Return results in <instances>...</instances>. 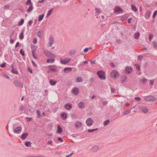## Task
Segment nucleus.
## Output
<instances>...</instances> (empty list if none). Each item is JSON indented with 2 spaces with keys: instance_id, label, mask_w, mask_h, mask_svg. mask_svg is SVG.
Here are the masks:
<instances>
[{
  "instance_id": "obj_1",
  "label": "nucleus",
  "mask_w": 157,
  "mask_h": 157,
  "mask_svg": "<svg viewBox=\"0 0 157 157\" xmlns=\"http://www.w3.org/2000/svg\"><path fill=\"white\" fill-rule=\"evenodd\" d=\"M97 75L101 79H105V73L101 71H98L97 72Z\"/></svg>"
},
{
  "instance_id": "obj_2",
  "label": "nucleus",
  "mask_w": 157,
  "mask_h": 157,
  "mask_svg": "<svg viewBox=\"0 0 157 157\" xmlns=\"http://www.w3.org/2000/svg\"><path fill=\"white\" fill-rule=\"evenodd\" d=\"M144 100L146 101H155L157 99L156 97L152 96H147L144 97Z\"/></svg>"
},
{
  "instance_id": "obj_3",
  "label": "nucleus",
  "mask_w": 157,
  "mask_h": 157,
  "mask_svg": "<svg viewBox=\"0 0 157 157\" xmlns=\"http://www.w3.org/2000/svg\"><path fill=\"white\" fill-rule=\"evenodd\" d=\"M44 52L45 56L47 57L50 58H55L56 57L55 55L49 51L44 50Z\"/></svg>"
},
{
  "instance_id": "obj_4",
  "label": "nucleus",
  "mask_w": 157,
  "mask_h": 157,
  "mask_svg": "<svg viewBox=\"0 0 157 157\" xmlns=\"http://www.w3.org/2000/svg\"><path fill=\"white\" fill-rule=\"evenodd\" d=\"M111 76L112 77L116 78L119 76V74L116 70H113L111 73Z\"/></svg>"
},
{
  "instance_id": "obj_5",
  "label": "nucleus",
  "mask_w": 157,
  "mask_h": 157,
  "mask_svg": "<svg viewBox=\"0 0 157 157\" xmlns=\"http://www.w3.org/2000/svg\"><path fill=\"white\" fill-rule=\"evenodd\" d=\"M14 85L17 87L21 86V88L23 87V84L17 80H15L14 81Z\"/></svg>"
},
{
  "instance_id": "obj_6",
  "label": "nucleus",
  "mask_w": 157,
  "mask_h": 157,
  "mask_svg": "<svg viewBox=\"0 0 157 157\" xmlns=\"http://www.w3.org/2000/svg\"><path fill=\"white\" fill-rule=\"evenodd\" d=\"M71 60V58L67 59L65 58L63 59H60V63L62 64H65L69 62Z\"/></svg>"
},
{
  "instance_id": "obj_7",
  "label": "nucleus",
  "mask_w": 157,
  "mask_h": 157,
  "mask_svg": "<svg viewBox=\"0 0 157 157\" xmlns=\"http://www.w3.org/2000/svg\"><path fill=\"white\" fill-rule=\"evenodd\" d=\"M86 124L88 126H90L94 123V121L91 118H88L86 121Z\"/></svg>"
},
{
  "instance_id": "obj_8",
  "label": "nucleus",
  "mask_w": 157,
  "mask_h": 157,
  "mask_svg": "<svg viewBox=\"0 0 157 157\" xmlns=\"http://www.w3.org/2000/svg\"><path fill=\"white\" fill-rule=\"evenodd\" d=\"M48 43L49 44V47H51L53 44L54 43V39L53 37L50 36L48 39Z\"/></svg>"
},
{
  "instance_id": "obj_9",
  "label": "nucleus",
  "mask_w": 157,
  "mask_h": 157,
  "mask_svg": "<svg viewBox=\"0 0 157 157\" xmlns=\"http://www.w3.org/2000/svg\"><path fill=\"white\" fill-rule=\"evenodd\" d=\"M64 107L65 109L69 110L72 108V105L70 103H67L64 105Z\"/></svg>"
},
{
  "instance_id": "obj_10",
  "label": "nucleus",
  "mask_w": 157,
  "mask_h": 157,
  "mask_svg": "<svg viewBox=\"0 0 157 157\" xmlns=\"http://www.w3.org/2000/svg\"><path fill=\"white\" fill-rule=\"evenodd\" d=\"M48 67L49 68V70L53 71L56 72L57 71L56 67L55 65H49Z\"/></svg>"
},
{
  "instance_id": "obj_11",
  "label": "nucleus",
  "mask_w": 157,
  "mask_h": 157,
  "mask_svg": "<svg viewBox=\"0 0 157 157\" xmlns=\"http://www.w3.org/2000/svg\"><path fill=\"white\" fill-rule=\"evenodd\" d=\"M125 71L126 74H129L132 72V68L129 67H127L125 69Z\"/></svg>"
},
{
  "instance_id": "obj_12",
  "label": "nucleus",
  "mask_w": 157,
  "mask_h": 157,
  "mask_svg": "<svg viewBox=\"0 0 157 157\" xmlns=\"http://www.w3.org/2000/svg\"><path fill=\"white\" fill-rule=\"evenodd\" d=\"M72 92L75 95H78L79 93V90L78 88L74 87L72 90Z\"/></svg>"
},
{
  "instance_id": "obj_13",
  "label": "nucleus",
  "mask_w": 157,
  "mask_h": 157,
  "mask_svg": "<svg viewBox=\"0 0 157 157\" xmlns=\"http://www.w3.org/2000/svg\"><path fill=\"white\" fill-rule=\"evenodd\" d=\"M21 126H19L14 129V132L16 133L19 134L21 132Z\"/></svg>"
},
{
  "instance_id": "obj_14",
  "label": "nucleus",
  "mask_w": 157,
  "mask_h": 157,
  "mask_svg": "<svg viewBox=\"0 0 157 157\" xmlns=\"http://www.w3.org/2000/svg\"><path fill=\"white\" fill-rule=\"evenodd\" d=\"M28 134L27 133H24L22 134L20 137L22 140H25L28 136Z\"/></svg>"
},
{
  "instance_id": "obj_15",
  "label": "nucleus",
  "mask_w": 157,
  "mask_h": 157,
  "mask_svg": "<svg viewBox=\"0 0 157 157\" xmlns=\"http://www.w3.org/2000/svg\"><path fill=\"white\" fill-rule=\"evenodd\" d=\"M140 108L144 113H147L148 112V109L146 107L141 106Z\"/></svg>"
},
{
  "instance_id": "obj_16",
  "label": "nucleus",
  "mask_w": 157,
  "mask_h": 157,
  "mask_svg": "<svg viewBox=\"0 0 157 157\" xmlns=\"http://www.w3.org/2000/svg\"><path fill=\"white\" fill-rule=\"evenodd\" d=\"M60 117L64 120H66L67 117V114L66 113L62 112L60 113Z\"/></svg>"
},
{
  "instance_id": "obj_17",
  "label": "nucleus",
  "mask_w": 157,
  "mask_h": 157,
  "mask_svg": "<svg viewBox=\"0 0 157 157\" xmlns=\"http://www.w3.org/2000/svg\"><path fill=\"white\" fill-rule=\"evenodd\" d=\"M74 125L77 128H80L82 125V123L80 121H77L75 122Z\"/></svg>"
},
{
  "instance_id": "obj_18",
  "label": "nucleus",
  "mask_w": 157,
  "mask_h": 157,
  "mask_svg": "<svg viewBox=\"0 0 157 157\" xmlns=\"http://www.w3.org/2000/svg\"><path fill=\"white\" fill-rule=\"evenodd\" d=\"M72 70V69L70 67H67L64 69L63 71L65 73H68L69 72L71 71Z\"/></svg>"
},
{
  "instance_id": "obj_19",
  "label": "nucleus",
  "mask_w": 157,
  "mask_h": 157,
  "mask_svg": "<svg viewBox=\"0 0 157 157\" xmlns=\"http://www.w3.org/2000/svg\"><path fill=\"white\" fill-rule=\"evenodd\" d=\"M33 4H31L29 8L27 9L26 12L27 13H29L31 12L33 9Z\"/></svg>"
},
{
  "instance_id": "obj_20",
  "label": "nucleus",
  "mask_w": 157,
  "mask_h": 157,
  "mask_svg": "<svg viewBox=\"0 0 157 157\" xmlns=\"http://www.w3.org/2000/svg\"><path fill=\"white\" fill-rule=\"evenodd\" d=\"M32 48V54H35V52L37 48L34 45H32L31 46Z\"/></svg>"
},
{
  "instance_id": "obj_21",
  "label": "nucleus",
  "mask_w": 157,
  "mask_h": 157,
  "mask_svg": "<svg viewBox=\"0 0 157 157\" xmlns=\"http://www.w3.org/2000/svg\"><path fill=\"white\" fill-rule=\"evenodd\" d=\"M78 106L80 109H83L84 107V104L82 102H80L78 104Z\"/></svg>"
},
{
  "instance_id": "obj_22",
  "label": "nucleus",
  "mask_w": 157,
  "mask_h": 157,
  "mask_svg": "<svg viewBox=\"0 0 157 157\" xmlns=\"http://www.w3.org/2000/svg\"><path fill=\"white\" fill-rule=\"evenodd\" d=\"M76 80L77 82H82L83 81V79L81 77H78L76 78Z\"/></svg>"
},
{
  "instance_id": "obj_23",
  "label": "nucleus",
  "mask_w": 157,
  "mask_h": 157,
  "mask_svg": "<svg viewBox=\"0 0 157 157\" xmlns=\"http://www.w3.org/2000/svg\"><path fill=\"white\" fill-rule=\"evenodd\" d=\"M98 148L99 146H95L92 147L91 150L94 151H96L98 149Z\"/></svg>"
},
{
  "instance_id": "obj_24",
  "label": "nucleus",
  "mask_w": 157,
  "mask_h": 157,
  "mask_svg": "<svg viewBox=\"0 0 157 157\" xmlns=\"http://www.w3.org/2000/svg\"><path fill=\"white\" fill-rule=\"evenodd\" d=\"M116 11L118 13H119L121 12H122L123 10L120 7L117 6L116 9Z\"/></svg>"
},
{
  "instance_id": "obj_25",
  "label": "nucleus",
  "mask_w": 157,
  "mask_h": 157,
  "mask_svg": "<svg viewBox=\"0 0 157 157\" xmlns=\"http://www.w3.org/2000/svg\"><path fill=\"white\" fill-rule=\"evenodd\" d=\"M63 131L62 129L60 126L58 125L57 126V132L58 133H61Z\"/></svg>"
},
{
  "instance_id": "obj_26",
  "label": "nucleus",
  "mask_w": 157,
  "mask_h": 157,
  "mask_svg": "<svg viewBox=\"0 0 157 157\" xmlns=\"http://www.w3.org/2000/svg\"><path fill=\"white\" fill-rule=\"evenodd\" d=\"M140 33L139 32L135 33L134 34V37L136 39H138L140 36Z\"/></svg>"
},
{
  "instance_id": "obj_27",
  "label": "nucleus",
  "mask_w": 157,
  "mask_h": 157,
  "mask_svg": "<svg viewBox=\"0 0 157 157\" xmlns=\"http://www.w3.org/2000/svg\"><path fill=\"white\" fill-rule=\"evenodd\" d=\"M56 82L54 80H53L52 79H51L50 81H49V83L52 86L55 85L56 84Z\"/></svg>"
},
{
  "instance_id": "obj_28",
  "label": "nucleus",
  "mask_w": 157,
  "mask_h": 157,
  "mask_svg": "<svg viewBox=\"0 0 157 157\" xmlns=\"http://www.w3.org/2000/svg\"><path fill=\"white\" fill-rule=\"evenodd\" d=\"M32 143L30 141H27L25 142V145L27 147H30L31 146Z\"/></svg>"
},
{
  "instance_id": "obj_29",
  "label": "nucleus",
  "mask_w": 157,
  "mask_h": 157,
  "mask_svg": "<svg viewBox=\"0 0 157 157\" xmlns=\"http://www.w3.org/2000/svg\"><path fill=\"white\" fill-rule=\"evenodd\" d=\"M55 61V59H47L46 62L48 63H52Z\"/></svg>"
},
{
  "instance_id": "obj_30",
  "label": "nucleus",
  "mask_w": 157,
  "mask_h": 157,
  "mask_svg": "<svg viewBox=\"0 0 157 157\" xmlns=\"http://www.w3.org/2000/svg\"><path fill=\"white\" fill-rule=\"evenodd\" d=\"M44 16V14H43L42 15L39 16L38 18V21H41L43 18Z\"/></svg>"
},
{
  "instance_id": "obj_31",
  "label": "nucleus",
  "mask_w": 157,
  "mask_h": 157,
  "mask_svg": "<svg viewBox=\"0 0 157 157\" xmlns=\"http://www.w3.org/2000/svg\"><path fill=\"white\" fill-rule=\"evenodd\" d=\"M131 7L132 9L135 12H137V9L136 6L133 5H131Z\"/></svg>"
},
{
  "instance_id": "obj_32",
  "label": "nucleus",
  "mask_w": 157,
  "mask_h": 157,
  "mask_svg": "<svg viewBox=\"0 0 157 157\" xmlns=\"http://www.w3.org/2000/svg\"><path fill=\"white\" fill-rule=\"evenodd\" d=\"M110 122V120L109 119H108L104 121V125L105 126L107 125Z\"/></svg>"
},
{
  "instance_id": "obj_33",
  "label": "nucleus",
  "mask_w": 157,
  "mask_h": 157,
  "mask_svg": "<svg viewBox=\"0 0 157 157\" xmlns=\"http://www.w3.org/2000/svg\"><path fill=\"white\" fill-rule=\"evenodd\" d=\"M53 8H52V9L50 10L47 13V17H48L51 14L52 12L53 11Z\"/></svg>"
},
{
  "instance_id": "obj_34",
  "label": "nucleus",
  "mask_w": 157,
  "mask_h": 157,
  "mask_svg": "<svg viewBox=\"0 0 157 157\" xmlns=\"http://www.w3.org/2000/svg\"><path fill=\"white\" fill-rule=\"evenodd\" d=\"M76 52V50H71L69 52V53L70 55H74Z\"/></svg>"
},
{
  "instance_id": "obj_35",
  "label": "nucleus",
  "mask_w": 157,
  "mask_h": 157,
  "mask_svg": "<svg viewBox=\"0 0 157 157\" xmlns=\"http://www.w3.org/2000/svg\"><path fill=\"white\" fill-rule=\"evenodd\" d=\"M31 4H33V3L31 2V0H28L25 3V4L26 5H30V6Z\"/></svg>"
},
{
  "instance_id": "obj_36",
  "label": "nucleus",
  "mask_w": 157,
  "mask_h": 157,
  "mask_svg": "<svg viewBox=\"0 0 157 157\" xmlns=\"http://www.w3.org/2000/svg\"><path fill=\"white\" fill-rule=\"evenodd\" d=\"M24 38V33L23 31H22L21 34L19 36V38L20 39L22 40Z\"/></svg>"
},
{
  "instance_id": "obj_37",
  "label": "nucleus",
  "mask_w": 157,
  "mask_h": 157,
  "mask_svg": "<svg viewBox=\"0 0 157 157\" xmlns=\"http://www.w3.org/2000/svg\"><path fill=\"white\" fill-rule=\"evenodd\" d=\"M98 129V128L93 129H89L87 130V131L88 132H92L97 130Z\"/></svg>"
},
{
  "instance_id": "obj_38",
  "label": "nucleus",
  "mask_w": 157,
  "mask_h": 157,
  "mask_svg": "<svg viewBox=\"0 0 157 157\" xmlns=\"http://www.w3.org/2000/svg\"><path fill=\"white\" fill-rule=\"evenodd\" d=\"M24 20L23 19H21L20 21L19 22L18 25L19 26L21 25L24 22Z\"/></svg>"
},
{
  "instance_id": "obj_39",
  "label": "nucleus",
  "mask_w": 157,
  "mask_h": 157,
  "mask_svg": "<svg viewBox=\"0 0 157 157\" xmlns=\"http://www.w3.org/2000/svg\"><path fill=\"white\" fill-rule=\"evenodd\" d=\"M151 14V13L149 11L147 13L145 14V17H149L150 16Z\"/></svg>"
},
{
  "instance_id": "obj_40",
  "label": "nucleus",
  "mask_w": 157,
  "mask_h": 157,
  "mask_svg": "<svg viewBox=\"0 0 157 157\" xmlns=\"http://www.w3.org/2000/svg\"><path fill=\"white\" fill-rule=\"evenodd\" d=\"M128 17V14H125L123 16L122 18L123 17L124 19H126Z\"/></svg>"
},
{
  "instance_id": "obj_41",
  "label": "nucleus",
  "mask_w": 157,
  "mask_h": 157,
  "mask_svg": "<svg viewBox=\"0 0 157 157\" xmlns=\"http://www.w3.org/2000/svg\"><path fill=\"white\" fill-rule=\"evenodd\" d=\"M20 53L22 56H25L24 52L22 49H20Z\"/></svg>"
},
{
  "instance_id": "obj_42",
  "label": "nucleus",
  "mask_w": 157,
  "mask_h": 157,
  "mask_svg": "<svg viewBox=\"0 0 157 157\" xmlns=\"http://www.w3.org/2000/svg\"><path fill=\"white\" fill-rule=\"evenodd\" d=\"M135 66L136 67V69H137L138 71H140V66L138 64H136L135 65Z\"/></svg>"
},
{
  "instance_id": "obj_43",
  "label": "nucleus",
  "mask_w": 157,
  "mask_h": 157,
  "mask_svg": "<svg viewBox=\"0 0 157 157\" xmlns=\"http://www.w3.org/2000/svg\"><path fill=\"white\" fill-rule=\"evenodd\" d=\"M102 103L104 105L106 106L108 103V102L107 101H104L103 100L102 101Z\"/></svg>"
},
{
  "instance_id": "obj_44",
  "label": "nucleus",
  "mask_w": 157,
  "mask_h": 157,
  "mask_svg": "<svg viewBox=\"0 0 157 157\" xmlns=\"http://www.w3.org/2000/svg\"><path fill=\"white\" fill-rule=\"evenodd\" d=\"M131 112V110H130L128 109L126 110L125 112L124 113V114L125 115H127L129 114Z\"/></svg>"
},
{
  "instance_id": "obj_45",
  "label": "nucleus",
  "mask_w": 157,
  "mask_h": 157,
  "mask_svg": "<svg viewBox=\"0 0 157 157\" xmlns=\"http://www.w3.org/2000/svg\"><path fill=\"white\" fill-rule=\"evenodd\" d=\"M157 14V11L156 10L155 11V12L153 13V14L152 16V17L153 18H155V17L156 16V15Z\"/></svg>"
},
{
  "instance_id": "obj_46",
  "label": "nucleus",
  "mask_w": 157,
  "mask_h": 157,
  "mask_svg": "<svg viewBox=\"0 0 157 157\" xmlns=\"http://www.w3.org/2000/svg\"><path fill=\"white\" fill-rule=\"evenodd\" d=\"M41 31V30H39V31L37 33L36 35L39 37H40V36Z\"/></svg>"
},
{
  "instance_id": "obj_47",
  "label": "nucleus",
  "mask_w": 157,
  "mask_h": 157,
  "mask_svg": "<svg viewBox=\"0 0 157 157\" xmlns=\"http://www.w3.org/2000/svg\"><path fill=\"white\" fill-rule=\"evenodd\" d=\"M3 76L4 77H5V78H7V79H9V77L8 76V75L6 74H3Z\"/></svg>"
},
{
  "instance_id": "obj_48",
  "label": "nucleus",
  "mask_w": 157,
  "mask_h": 157,
  "mask_svg": "<svg viewBox=\"0 0 157 157\" xmlns=\"http://www.w3.org/2000/svg\"><path fill=\"white\" fill-rule=\"evenodd\" d=\"M36 113L39 116L38 117H41V115L40 114V110H37L36 111Z\"/></svg>"
},
{
  "instance_id": "obj_49",
  "label": "nucleus",
  "mask_w": 157,
  "mask_h": 157,
  "mask_svg": "<svg viewBox=\"0 0 157 157\" xmlns=\"http://www.w3.org/2000/svg\"><path fill=\"white\" fill-rule=\"evenodd\" d=\"M25 118L26 119L27 121L28 122H30L32 120V118L31 117H26Z\"/></svg>"
},
{
  "instance_id": "obj_50",
  "label": "nucleus",
  "mask_w": 157,
  "mask_h": 157,
  "mask_svg": "<svg viewBox=\"0 0 157 157\" xmlns=\"http://www.w3.org/2000/svg\"><path fill=\"white\" fill-rule=\"evenodd\" d=\"M27 69H28L27 71L28 72H29L30 73H33L32 70L29 67H28L27 68Z\"/></svg>"
},
{
  "instance_id": "obj_51",
  "label": "nucleus",
  "mask_w": 157,
  "mask_h": 157,
  "mask_svg": "<svg viewBox=\"0 0 157 157\" xmlns=\"http://www.w3.org/2000/svg\"><path fill=\"white\" fill-rule=\"evenodd\" d=\"M95 10L96 11V12L97 13H101V12L100 10H99L98 8H95Z\"/></svg>"
},
{
  "instance_id": "obj_52",
  "label": "nucleus",
  "mask_w": 157,
  "mask_h": 157,
  "mask_svg": "<svg viewBox=\"0 0 157 157\" xmlns=\"http://www.w3.org/2000/svg\"><path fill=\"white\" fill-rule=\"evenodd\" d=\"M135 99L138 101H140L141 100V98L139 97H137L135 98Z\"/></svg>"
},
{
  "instance_id": "obj_53",
  "label": "nucleus",
  "mask_w": 157,
  "mask_h": 157,
  "mask_svg": "<svg viewBox=\"0 0 157 157\" xmlns=\"http://www.w3.org/2000/svg\"><path fill=\"white\" fill-rule=\"evenodd\" d=\"M12 71L13 73H15L16 74H17L18 72L17 71H15V69H13L12 70Z\"/></svg>"
},
{
  "instance_id": "obj_54",
  "label": "nucleus",
  "mask_w": 157,
  "mask_h": 157,
  "mask_svg": "<svg viewBox=\"0 0 157 157\" xmlns=\"http://www.w3.org/2000/svg\"><path fill=\"white\" fill-rule=\"evenodd\" d=\"M6 63L5 62H4L2 64L0 65V66L2 68L6 66Z\"/></svg>"
},
{
  "instance_id": "obj_55",
  "label": "nucleus",
  "mask_w": 157,
  "mask_h": 157,
  "mask_svg": "<svg viewBox=\"0 0 157 157\" xmlns=\"http://www.w3.org/2000/svg\"><path fill=\"white\" fill-rule=\"evenodd\" d=\"M152 44L155 47L157 46V43L155 41H153V42Z\"/></svg>"
},
{
  "instance_id": "obj_56",
  "label": "nucleus",
  "mask_w": 157,
  "mask_h": 157,
  "mask_svg": "<svg viewBox=\"0 0 157 157\" xmlns=\"http://www.w3.org/2000/svg\"><path fill=\"white\" fill-rule=\"evenodd\" d=\"M32 62L34 67H36L37 66V64L34 62L32 60Z\"/></svg>"
},
{
  "instance_id": "obj_57",
  "label": "nucleus",
  "mask_w": 157,
  "mask_h": 157,
  "mask_svg": "<svg viewBox=\"0 0 157 157\" xmlns=\"http://www.w3.org/2000/svg\"><path fill=\"white\" fill-rule=\"evenodd\" d=\"M143 58V57L142 56H140L138 57V60L139 61H141L142 60V59Z\"/></svg>"
},
{
  "instance_id": "obj_58",
  "label": "nucleus",
  "mask_w": 157,
  "mask_h": 157,
  "mask_svg": "<svg viewBox=\"0 0 157 157\" xmlns=\"http://www.w3.org/2000/svg\"><path fill=\"white\" fill-rule=\"evenodd\" d=\"M20 43L19 42H17L15 45V48H16L20 45Z\"/></svg>"
},
{
  "instance_id": "obj_59",
  "label": "nucleus",
  "mask_w": 157,
  "mask_h": 157,
  "mask_svg": "<svg viewBox=\"0 0 157 157\" xmlns=\"http://www.w3.org/2000/svg\"><path fill=\"white\" fill-rule=\"evenodd\" d=\"M111 91L112 93H114L115 92V89L113 88H111Z\"/></svg>"
},
{
  "instance_id": "obj_60",
  "label": "nucleus",
  "mask_w": 157,
  "mask_h": 157,
  "mask_svg": "<svg viewBox=\"0 0 157 157\" xmlns=\"http://www.w3.org/2000/svg\"><path fill=\"white\" fill-rule=\"evenodd\" d=\"M33 42L34 44H36L37 43L36 39V38H34Z\"/></svg>"
},
{
  "instance_id": "obj_61",
  "label": "nucleus",
  "mask_w": 157,
  "mask_h": 157,
  "mask_svg": "<svg viewBox=\"0 0 157 157\" xmlns=\"http://www.w3.org/2000/svg\"><path fill=\"white\" fill-rule=\"evenodd\" d=\"M142 82L143 83H145L147 82V79L145 78H144L143 79L141 80Z\"/></svg>"
},
{
  "instance_id": "obj_62",
  "label": "nucleus",
  "mask_w": 157,
  "mask_h": 157,
  "mask_svg": "<svg viewBox=\"0 0 157 157\" xmlns=\"http://www.w3.org/2000/svg\"><path fill=\"white\" fill-rule=\"evenodd\" d=\"M58 140L59 141H60L61 142H63V140H62V138L60 137L58 138Z\"/></svg>"
},
{
  "instance_id": "obj_63",
  "label": "nucleus",
  "mask_w": 157,
  "mask_h": 157,
  "mask_svg": "<svg viewBox=\"0 0 157 157\" xmlns=\"http://www.w3.org/2000/svg\"><path fill=\"white\" fill-rule=\"evenodd\" d=\"M53 141L52 140H49L47 142V144H51Z\"/></svg>"
},
{
  "instance_id": "obj_64",
  "label": "nucleus",
  "mask_w": 157,
  "mask_h": 157,
  "mask_svg": "<svg viewBox=\"0 0 157 157\" xmlns=\"http://www.w3.org/2000/svg\"><path fill=\"white\" fill-rule=\"evenodd\" d=\"M14 40L12 39H10V43L11 44H13L14 43Z\"/></svg>"
}]
</instances>
